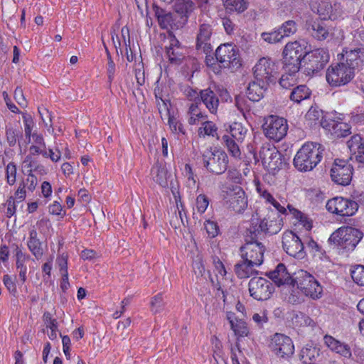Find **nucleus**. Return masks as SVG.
Instances as JSON below:
<instances>
[{
    "label": "nucleus",
    "instance_id": "nucleus-2",
    "mask_svg": "<svg viewBox=\"0 0 364 364\" xmlns=\"http://www.w3.org/2000/svg\"><path fill=\"white\" fill-rule=\"evenodd\" d=\"M253 74L255 80L248 83L247 91L277 88V66L272 59L260 58L253 68Z\"/></svg>",
    "mask_w": 364,
    "mask_h": 364
},
{
    "label": "nucleus",
    "instance_id": "nucleus-39",
    "mask_svg": "<svg viewBox=\"0 0 364 364\" xmlns=\"http://www.w3.org/2000/svg\"><path fill=\"white\" fill-rule=\"evenodd\" d=\"M223 141L225 142V146L229 153L235 158H240L241 155L239 143L235 139H233L228 135L223 136Z\"/></svg>",
    "mask_w": 364,
    "mask_h": 364
},
{
    "label": "nucleus",
    "instance_id": "nucleus-8",
    "mask_svg": "<svg viewBox=\"0 0 364 364\" xmlns=\"http://www.w3.org/2000/svg\"><path fill=\"white\" fill-rule=\"evenodd\" d=\"M202 157L203 166L208 172L220 175L227 170L228 158L224 151L208 149L203 152Z\"/></svg>",
    "mask_w": 364,
    "mask_h": 364
},
{
    "label": "nucleus",
    "instance_id": "nucleus-51",
    "mask_svg": "<svg viewBox=\"0 0 364 364\" xmlns=\"http://www.w3.org/2000/svg\"><path fill=\"white\" fill-rule=\"evenodd\" d=\"M7 183L12 186L16 182V166L14 162H10L6 168Z\"/></svg>",
    "mask_w": 364,
    "mask_h": 364
},
{
    "label": "nucleus",
    "instance_id": "nucleus-61",
    "mask_svg": "<svg viewBox=\"0 0 364 364\" xmlns=\"http://www.w3.org/2000/svg\"><path fill=\"white\" fill-rule=\"evenodd\" d=\"M43 319L44 323L46 324L47 328H58V322L55 318H52L51 314L46 311L43 314Z\"/></svg>",
    "mask_w": 364,
    "mask_h": 364
},
{
    "label": "nucleus",
    "instance_id": "nucleus-64",
    "mask_svg": "<svg viewBox=\"0 0 364 364\" xmlns=\"http://www.w3.org/2000/svg\"><path fill=\"white\" fill-rule=\"evenodd\" d=\"M353 358H350L353 360H364V351L363 349L355 346L352 350Z\"/></svg>",
    "mask_w": 364,
    "mask_h": 364
},
{
    "label": "nucleus",
    "instance_id": "nucleus-49",
    "mask_svg": "<svg viewBox=\"0 0 364 364\" xmlns=\"http://www.w3.org/2000/svg\"><path fill=\"white\" fill-rule=\"evenodd\" d=\"M210 200L205 194H200L196 198V205L198 213H204L207 210Z\"/></svg>",
    "mask_w": 364,
    "mask_h": 364
},
{
    "label": "nucleus",
    "instance_id": "nucleus-12",
    "mask_svg": "<svg viewBox=\"0 0 364 364\" xmlns=\"http://www.w3.org/2000/svg\"><path fill=\"white\" fill-rule=\"evenodd\" d=\"M269 348L272 352L279 358L288 359L294 353V346L290 337L276 333L271 338Z\"/></svg>",
    "mask_w": 364,
    "mask_h": 364
},
{
    "label": "nucleus",
    "instance_id": "nucleus-22",
    "mask_svg": "<svg viewBox=\"0 0 364 364\" xmlns=\"http://www.w3.org/2000/svg\"><path fill=\"white\" fill-rule=\"evenodd\" d=\"M267 235L278 233L284 225L283 219L279 213L272 212L263 219H260Z\"/></svg>",
    "mask_w": 364,
    "mask_h": 364
},
{
    "label": "nucleus",
    "instance_id": "nucleus-46",
    "mask_svg": "<svg viewBox=\"0 0 364 364\" xmlns=\"http://www.w3.org/2000/svg\"><path fill=\"white\" fill-rule=\"evenodd\" d=\"M278 31H282L283 38L294 34L297 31L296 23L293 20H289L282 23Z\"/></svg>",
    "mask_w": 364,
    "mask_h": 364
},
{
    "label": "nucleus",
    "instance_id": "nucleus-10",
    "mask_svg": "<svg viewBox=\"0 0 364 364\" xmlns=\"http://www.w3.org/2000/svg\"><path fill=\"white\" fill-rule=\"evenodd\" d=\"M194 93L197 95V97H196V102L191 103L188 110V114H190L188 123L190 124H197L196 117H198V114H200L198 103L200 104L203 102L211 112H214L217 110L219 104V100L215 95V92Z\"/></svg>",
    "mask_w": 364,
    "mask_h": 364
},
{
    "label": "nucleus",
    "instance_id": "nucleus-50",
    "mask_svg": "<svg viewBox=\"0 0 364 364\" xmlns=\"http://www.w3.org/2000/svg\"><path fill=\"white\" fill-rule=\"evenodd\" d=\"M235 105L241 111L250 107V104L248 102L245 92H240V94L235 95Z\"/></svg>",
    "mask_w": 364,
    "mask_h": 364
},
{
    "label": "nucleus",
    "instance_id": "nucleus-56",
    "mask_svg": "<svg viewBox=\"0 0 364 364\" xmlns=\"http://www.w3.org/2000/svg\"><path fill=\"white\" fill-rule=\"evenodd\" d=\"M19 132L13 129L7 128L6 130V140L9 146H14L16 144V139L18 136Z\"/></svg>",
    "mask_w": 364,
    "mask_h": 364
},
{
    "label": "nucleus",
    "instance_id": "nucleus-19",
    "mask_svg": "<svg viewBox=\"0 0 364 364\" xmlns=\"http://www.w3.org/2000/svg\"><path fill=\"white\" fill-rule=\"evenodd\" d=\"M213 34L212 25L209 23H201L197 32L196 38V48L208 55L213 50L211 45V38Z\"/></svg>",
    "mask_w": 364,
    "mask_h": 364
},
{
    "label": "nucleus",
    "instance_id": "nucleus-16",
    "mask_svg": "<svg viewBox=\"0 0 364 364\" xmlns=\"http://www.w3.org/2000/svg\"><path fill=\"white\" fill-rule=\"evenodd\" d=\"M264 252L265 247L261 242L246 241L240 247L242 258L256 264V267L262 264Z\"/></svg>",
    "mask_w": 364,
    "mask_h": 364
},
{
    "label": "nucleus",
    "instance_id": "nucleus-52",
    "mask_svg": "<svg viewBox=\"0 0 364 364\" xmlns=\"http://www.w3.org/2000/svg\"><path fill=\"white\" fill-rule=\"evenodd\" d=\"M185 66L186 68V72L194 73L196 71L199 70L200 68V65L198 60L193 57H188L185 58Z\"/></svg>",
    "mask_w": 364,
    "mask_h": 364
},
{
    "label": "nucleus",
    "instance_id": "nucleus-62",
    "mask_svg": "<svg viewBox=\"0 0 364 364\" xmlns=\"http://www.w3.org/2000/svg\"><path fill=\"white\" fill-rule=\"evenodd\" d=\"M305 95H302L301 92H291V100L300 103L302 101H306L310 98L311 92H304Z\"/></svg>",
    "mask_w": 364,
    "mask_h": 364
},
{
    "label": "nucleus",
    "instance_id": "nucleus-31",
    "mask_svg": "<svg viewBox=\"0 0 364 364\" xmlns=\"http://www.w3.org/2000/svg\"><path fill=\"white\" fill-rule=\"evenodd\" d=\"M151 173L154 176V179L161 186L166 187L168 186V171L164 165L159 163L155 164L151 168Z\"/></svg>",
    "mask_w": 364,
    "mask_h": 364
},
{
    "label": "nucleus",
    "instance_id": "nucleus-24",
    "mask_svg": "<svg viewBox=\"0 0 364 364\" xmlns=\"http://www.w3.org/2000/svg\"><path fill=\"white\" fill-rule=\"evenodd\" d=\"M266 235L267 233L262 225L260 219L252 217L250 220V226L247 228L245 241L259 242V240L264 238Z\"/></svg>",
    "mask_w": 364,
    "mask_h": 364
},
{
    "label": "nucleus",
    "instance_id": "nucleus-40",
    "mask_svg": "<svg viewBox=\"0 0 364 364\" xmlns=\"http://www.w3.org/2000/svg\"><path fill=\"white\" fill-rule=\"evenodd\" d=\"M166 306V302L164 299L163 293H158L156 295L151 297L150 301V309L154 314L161 312Z\"/></svg>",
    "mask_w": 364,
    "mask_h": 364
},
{
    "label": "nucleus",
    "instance_id": "nucleus-28",
    "mask_svg": "<svg viewBox=\"0 0 364 364\" xmlns=\"http://www.w3.org/2000/svg\"><path fill=\"white\" fill-rule=\"evenodd\" d=\"M227 319L230 324L231 329L234 331L236 336L245 337L248 336L249 328L247 323L242 319H237L235 316L234 313L228 312Z\"/></svg>",
    "mask_w": 364,
    "mask_h": 364
},
{
    "label": "nucleus",
    "instance_id": "nucleus-18",
    "mask_svg": "<svg viewBox=\"0 0 364 364\" xmlns=\"http://www.w3.org/2000/svg\"><path fill=\"white\" fill-rule=\"evenodd\" d=\"M225 205L227 208L237 213H242L247 207V198L245 192L240 188L236 187L225 198Z\"/></svg>",
    "mask_w": 364,
    "mask_h": 364
},
{
    "label": "nucleus",
    "instance_id": "nucleus-36",
    "mask_svg": "<svg viewBox=\"0 0 364 364\" xmlns=\"http://www.w3.org/2000/svg\"><path fill=\"white\" fill-rule=\"evenodd\" d=\"M333 6L329 0H321L318 5L317 12L323 19H331L333 18Z\"/></svg>",
    "mask_w": 364,
    "mask_h": 364
},
{
    "label": "nucleus",
    "instance_id": "nucleus-29",
    "mask_svg": "<svg viewBox=\"0 0 364 364\" xmlns=\"http://www.w3.org/2000/svg\"><path fill=\"white\" fill-rule=\"evenodd\" d=\"M153 10L161 28H167L172 25L173 23V15L171 11H167L156 4L153 5Z\"/></svg>",
    "mask_w": 364,
    "mask_h": 364
},
{
    "label": "nucleus",
    "instance_id": "nucleus-17",
    "mask_svg": "<svg viewBox=\"0 0 364 364\" xmlns=\"http://www.w3.org/2000/svg\"><path fill=\"white\" fill-rule=\"evenodd\" d=\"M282 247L290 256L303 259L306 252L301 240L292 231H287L282 235Z\"/></svg>",
    "mask_w": 364,
    "mask_h": 364
},
{
    "label": "nucleus",
    "instance_id": "nucleus-14",
    "mask_svg": "<svg viewBox=\"0 0 364 364\" xmlns=\"http://www.w3.org/2000/svg\"><path fill=\"white\" fill-rule=\"evenodd\" d=\"M326 207L332 213L341 216H351L358 210V205L354 200L343 197H335L328 200Z\"/></svg>",
    "mask_w": 364,
    "mask_h": 364
},
{
    "label": "nucleus",
    "instance_id": "nucleus-13",
    "mask_svg": "<svg viewBox=\"0 0 364 364\" xmlns=\"http://www.w3.org/2000/svg\"><path fill=\"white\" fill-rule=\"evenodd\" d=\"M250 296L258 301L269 299L274 291L272 283L263 277H253L249 282Z\"/></svg>",
    "mask_w": 364,
    "mask_h": 364
},
{
    "label": "nucleus",
    "instance_id": "nucleus-60",
    "mask_svg": "<svg viewBox=\"0 0 364 364\" xmlns=\"http://www.w3.org/2000/svg\"><path fill=\"white\" fill-rule=\"evenodd\" d=\"M3 205H7L6 214L8 218H11L15 214L16 208L15 205V200L13 196L9 197V198L6 200V203Z\"/></svg>",
    "mask_w": 364,
    "mask_h": 364
},
{
    "label": "nucleus",
    "instance_id": "nucleus-57",
    "mask_svg": "<svg viewBox=\"0 0 364 364\" xmlns=\"http://www.w3.org/2000/svg\"><path fill=\"white\" fill-rule=\"evenodd\" d=\"M56 262L59 267L60 274L68 273V255L63 254L58 257Z\"/></svg>",
    "mask_w": 364,
    "mask_h": 364
},
{
    "label": "nucleus",
    "instance_id": "nucleus-59",
    "mask_svg": "<svg viewBox=\"0 0 364 364\" xmlns=\"http://www.w3.org/2000/svg\"><path fill=\"white\" fill-rule=\"evenodd\" d=\"M270 161H268V165L269 168L272 169H275L277 168H279V165L277 164L278 160L281 161V154L278 151H274L271 153V155L269 156ZM282 162H279V164H281Z\"/></svg>",
    "mask_w": 364,
    "mask_h": 364
},
{
    "label": "nucleus",
    "instance_id": "nucleus-3",
    "mask_svg": "<svg viewBox=\"0 0 364 364\" xmlns=\"http://www.w3.org/2000/svg\"><path fill=\"white\" fill-rule=\"evenodd\" d=\"M324 147L316 142L305 143L296 152L294 159V166L300 171H309L321 161Z\"/></svg>",
    "mask_w": 364,
    "mask_h": 364
},
{
    "label": "nucleus",
    "instance_id": "nucleus-5",
    "mask_svg": "<svg viewBox=\"0 0 364 364\" xmlns=\"http://www.w3.org/2000/svg\"><path fill=\"white\" fill-rule=\"evenodd\" d=\"M306 54L304 46L299 42L288 43L283 51V63L287 71L292 74L297 73Z\"/></svg>",
    "mask_w": 364,
    "mask_h": 364
},
{
    "label": "nucleus",
    "instance_id": "nucleus-6",
    "mask_svg": "<svg viewBox=\"0 0 364 364\" xmlns=\"http://www.w3.org/2000/svg\"><path fill=\"white\" fill-rule=\"evenodd\" d=\"M292 286H296L305 296L313 299H318L322 294V287L319 283L311 274L303 269L294 273Z\"/></svg>",
    "mask_w": 364,
    "mask_h": 364
},
{
    "label": "nucleus",
    "instance_id": "nucleus-45",
    "mask_svg": "<svg viewBox=\"0 0 364 364\" xmlns=\"http://www.w3.org/2000/svg\"><path fill=\"white\" fill-rule=\"evenodd\" d=\"M288 208L289 211L294 215V218L301 222L306 230H310L311 228V222L309 220L307 215H306L300 210L295 209L290 205H288Z\"/></svg>",
    "mask_w": 364,
    "mask_h": 364
},
{
    "label": "nucleus",
    "instance_id": "nucleus-27",
    "mask_svg": "<svg viewBox=\"0 0 364 364\" xmlns=\"http://www.w3.org/2000/svg\"><path fill=\"white\" fill-rule=\"evenodd\" d=\"M347 146L350 152L355 155L356 160L364 164V142L361 136L358 134L353 136L347 141Z\"/></svg>",
    "mask_w": 364,
    "mask_h": 364
},
{
    "label": "nucleus",
    "instance_id": "nucleus-48",
    "mask_svg": "<svg viewBox=\"0 0 364 364\" xmlns=\"http://www.w3.org/2000/svg\"><path fill=\"white\" fill-rule=\"evenodd\" d=\"M262 38L269 43H276L282 41L283 36H282L281 31L276 30L272 32L262 33Z\"/></svg>",
    "mask_w": 364,
    "mask_h": 364
},
{
    "label": "nucleus",
    "instance_id": "nucleus-11",
    "mask_svg": "<svg viewBox=\"0 0 364 364\" xmlns=\"http://www.w3.org/2000/svg\"><path fill=\"white\" fill-rule=\"evenodd\" d=\"M262 128L267 137L279 141L286 136L288 125L284 118L270 115L266 119Z\"/></svg>",
    "mask_w": 364,
    "mask_h": 364
},
{
    "label": "nucleus",
    "instance_id": "nucleus-35",
    "mask_svg": "<svg viewBox=\"0 0 364 364\" xmlns=\"http://www.w3.org/2000/svg\"><path fill=\"white\" fill-rule=\"evenodd\" d=\"M324 115L323 111L318 107L311 106L305 115V119L309 126L320 125V122Z\"/></svg>",
    "mask_w": 364,
    "mask_h": 364
},
{
    "label": "nucleus",
    "instance_id": "nucleus-54",
    "mask_svg": "<svg viewBox=\"0 0 364 364\" xmlns=\"http://www.w3.org/2000/svg\"><path fill=\"white\" fill-rule=\"evenodd\" d=\"M205 229L208 235L213 238L218 235L219 232V227L215 222L206 220L204 223Z\"/></svg>",
    "mask_w": 364,
    "mask_h": 364
},
{
    "label": "nucleus",
    "instance_id": "nucleus-4",
    "mask_svg": "<svg viewBox=\"0 0 364 364\" xmlns=\"http://www.w3.org/2000/svg\"><path fill=\"white\" fill-rule=\"evenodd\" d=\"M363 237V232L357 228L341 227L331 234L328 242L350 251L355 249Z\"/></svg>",
    "mask_w": 364,
    "mask_h": 364
},
{
    "label": "nucleus",
    "instance_id": "nucleus-63",
    "mask_svg": "<svg viewBox=\"0 0 364 364\" xmlns=\"http://www.w3.org/2000/svg\"><path fill=\"white\" fill-rule=\"evenodd\" d=\"M3 282L5 287L10 292L15 293L16 291V287L15 283L12 281L11 277L8 274H5L3 277Z\"/></svg>",
    "mask_w": 364,
    "mask_h": 364
},
{
    "label": "nucleus",
    "instance_id": "nucleus-1",
    "mask_svg": "<svg viewBox=\"0 0 364 364\" xmlns=\"http://www.w3.org/2000/svg\"><path fill=\"white\" fill-rule=\"evenodd\" d=\"M340 62L331 65L326 72V80L332 87H339L348 83L355 75V70L362 63L359 50H343Z\"/></svg>",
    "mask_w": 364,
    "mask_h": 364
},
{
    "label": "nucleus",
    "instance_id": "nucleus-20",
    "mask_svg": "<svg viewBox=\"0 0 364 364\" xmlns=\"http://www.w3.org/2000/svg\"><path fill=\"white\" fill-rule=\"evenodd\" d=\"M323 341L332 352L347 359L353 358L352 349L348 343L341 342L327 334L323 336Z\"/></svg>",
    "mask_w": 364,
    "mask_h": 364
},
{
    "label": "nucleus",
    "instance_id": "nucleus-53",
    "mask_svg": "<svg viewBox=\"0 0 364 364\" xmlns=\"http://www.w3.org/2000/svg\"><path fill=\"white\" fill-rule=\"evenodd\" d=\"M203 126L198 130L199 135L202 134V129L204 131V135L214 136L217 134V127L212 122L206 121L203 123Z\"/></svg>",
    "mask_w": 364,
    "mask_h": 364
},
{
    "label": "nucleus",
    "instance_id": "nucleus-26",
    "mask_svg": "<svg viewBox=\"0 0 364 364\" xmlns=\"http://www.w3.org/2000/svg\"><path fill=\"white\" fill-rule=\"evenodd\" d=\"M172 4L175 12L186 22L196 8L193 0H174Z\"/></svg>",
    "mask_w": 364,
    "mask_h": 364
},
{
    "label": "nucleus",
    "instance_id": "nucleus-43",
    "mask_svg": "<svg viewBox=\"0 0 364 364\" xmlns=\"http://www.w3.org/2000/svg\"><path fill=\"white\" fill-rule=\"evenodd\" d=\"M31 159L30 156H27L23 163L25 164L28 162V167L30 168V169L28 171V178L26 179V181L28 184V189L31 191H33L37 185V178L33 174V170L31 168L33 166V163Z\"/></svg>",
    "mask_w": 364,
    "mask_h": 364
},
{
    "label": "nucleus",
    "instance_id": "nucleus-58",
    "mask_svg": "<svg viewBox=\"0 0 364 364\" xmlns=\"http://www.w3.org/2000/svg\"><path fill=\"white\" fill-rule=\"evenodd\" d=\"M49 213L53 215H58L61 218L65 215V211L63 210L62 205L57 201H55L49 206Z\"/></svg>",
    "mask_w": 364,
    "mask_h": 364
},
{
    "label": "nucleus",
    "instance_id": "nucleus-33",
    "mask_svg": "<svg viewBox=\"0 0 364 364\" xmlns=\"http://www.w3.org/2000/svg\"><path fill=\"white\" fill-rule=\"evenodd\" d=\"M28 247L36 259L40 258L43 255V250L41 242L37 238V232L34 230L30 232V238L28 242Z\"/></svg>",
    "mask_w": 364,
    "mask_h": 364
},
{
    "label": "nucleus",
    "instance_id": "nucleus-9",
    "mask_svg": "<svg viewBox=\"0 0 364 364\" xmlns=\"http://www.w3.org/2000/svg\"><path fill=\"white\" fill-rule=\"evenodd\" d=\"M215 55L216 60L221 64V67L228 68L231 73L237 71L242 66L238 50L232 44L220 45L216 49Z\"/></svg>",
    "mask_w": 364,
    "mask_h": 364
},
{
    "label": "nucleus",
    "instance_id": "nucleus-42",
    "mask_svg": "<svg viewBox=\"0 0 364 364\" xmlns=\"http://www.w3.org/2000/svg\"><path fill=\"white\" fill-rule=\"evenodd\" d=\"M168 124L171 131L176 134H186L183 124L173 115L169 114L168 117Z\"/></svg>",
    "mask_w": 364,
    "mask_h": 364
},
{
    "label": "nucleus",
    "instance_id": "nucleus-23",
    "mask_svg": "<svg viewBox=\"0 0 364 364\" xmlns=\"http://www.w3.org/2000/svg\"><path fill=\"white\" fill-rule=\"evenodd\" d=\"M267 275L279 287L284 284L292 285L294 283V277L287 272L283 263H279L274 270L268 272Z\"/></svg>",
    "mask_w": 364,
    "mask_h": 364
},
{
    "label": "nucleus",
    "instance_id": "nucleus-15",
    "mask_svg": "<svg viewBox=\"0 0 364 364\" xmlns=\"http://www.w3.org/2000/svg\"><path fill=\"white\" fill-rule=\"evenodd\" d=\"M353 168L348 161L336 159L331 170L332 181L341 186H347L352 179Z\"/></svg>",
    "mask_w": 364,
    "mask_h": 364
},
{
    "label": "nucleus",
    "instance_id": "nucleus-30",
    "mask_svg": "<svg viewBox=\"0 0 364 364\" xmlns=\"http://www.w3.org/2000/svg\"><path fill=\"white\" fill-rule=\"evenodd\" d=\"M255 267H256V264L243 259L235 265L234 269L239 278L245 279L251 277L254 274H257V271L254 269Z\"/></svg>",
    "mask_w": 364,
    "mask_h": 364
},
{
    "label": "nucleus",
    "instance_id": "nucleus-37",
    "mask_svg": "<svg viewBox=\"0 0 364 364\" xmlns=\"http://www.w3.org/2000/svg\"><path fill=\"white\" fill-rule=\"evenodd\" d=\"M230 132L231 138L235 139L237 142H242L245 137L247 129L241 123L234 122L230 127Z\"/></svg>",
    "mask_w": 364,
    "mask_h": 364
},
{
    "label": "nucleus",
    "instance_id": "nucleus-44",
    "mask_svg": "<svg viewBox=\"0 0 364 364\" xmlns=\"http://www.w3.org/2000/svg\"><path fill=\"white\" fill-rule=\"evenodd\" d=\"M350 275L357 284L364 286V265L356 264L350 270Z\"/></svg>",
    "mask_w": 364,
    "mask_h": 364
},
{
    "label": "nucleus",
    "instance_id": "nucleus-34",
    "mask_svg": "<svg viewBox=\"0 0 364 364\" xmlns=\"http://www.w3.org/2000/svg\"><path fill=\"white\" fill-rule=\"evenodd\" d=\"M224 5L229 12L240 14L247 9L248 2L245 0H225Z\"/></svg>",
    "mask_w": 364,
    "mask_h": 364
},
{
    "label": "nucleus",
    "instance_id": "nucleus-55",
    "mask_svg": "<svg viewBox=\"0 0 364 364\" xmlns=\"http://www.w3.org/2000/svg\"><path fill=\"white\" fill-rule=\"evenodd\" d=\"M24 126H25V136L28 139V142H30L31 137L32 136L31 131L33 126V122L30 115L23 116Z\"/></svg>",
    "mask_w": 364,
    "mask_h": 364
},
{
    "label": "nucleus",
    "instance_id": "nucleus-25",
    "mask_svg": "<svg viewBox=\"0 0 364 364\" xmlns=\"http://www.w3.org/2000/svg\"><path fill=\"white\" fill-rule=\"evenodd\" d=\"M320 349L313 345L307 344L302 348L299 353L300 364L317 363L320 357Z\"/></svg>",
    "mask_w": 364,
    "mask_h": 364
},
{
    "label": "nucleus",
    "instance_id": "nucleus-21",
    "mask_svg": "<svg viewBox=\"0 0 364 364\" xmlns=\"http://www.w3.org/2000/svg\"><path fill=\"white\" fill-rule=\"evenodd\" d=\"M306 28L309 35L318 41L326 39L330 34L329 27L319 19L307 21Z\"/></svg>",
    "mask_w": 364,
    "mask_h": 364
},
{
    "label": "nucleus",
    "instance_id": "nucleus-47",
    "mask_svg": "<svg viewBox=\"0 0 364 364\" xmlns=\"http://www.w3.org/2000/svg\"><path fill=\"white\" fill-rule=\"evenodd\" d=\"M320 126L328 131H335L338 129H341L343 123L337 122L330 118H328L326 115L322 117Z\"/></svg>",
    "mask_w": 364,
    "mask_h": 364
},
{
    "label": "nucleus",
    "instance_id": "nucleus-32",
    "mask_svg": "<svg viewBox=\"0 0 364 364\" xmlns=\"http://www.w3.org/2000/svg\"><path fill=\"white\" fill-rule=\"evenodd\" d=\"M277 89L289 90L291 91H304L303 86H297L295 83V79L291 75H283L279 80L277 82Z\"/></svg>",
    "mask_w": 364,
    "mask_h": 364
},
{
    "label": "nucleus",
    "instance_id": "nucleus-38",
    "mask_svg": "<svg viewBox=\"0 0 364 364\" xmlns=\"http://www.w3.org/2000/svg\"><path fill=\"white\" fill-rule=\"evenodd\" d=\"M155 97L159 113L162 114V112H165L168 117H169V114H172L171 113V103L170 99L164 98L163 92H155Z\"/></svg>",
    "mask_w": 364,
    "mask_h": 364
},
{
    "label": "nucleus",
    "instance_id": "nucleus-7",
    "mask_svg": "<svg viewBox=\"0 0 364 364\" xmlns=\"http://www.w3.org/2000/svg\"><path fill=\"white\" fill-rule=\"evenodd\" d=\"M329 61V53L326 49L317 48L306 52L304 58V73L309 76H314L320 73Z\"/></svg>",
    "mask_w": 364,
    "mask_h": 364
},
{
    "label": "nucleus",
    "instance_id": "nucleus-41",
    "mask_svg": "<svg viewBox=\"0 0 364 364\" xmlns=\"http://www.w3.org/2000/svg\"><path fill=\"white\" fill-rule=\"evenodd\" d=\"M184 48H178L177 50L171 48H166V55L171 63L175 65H180L185 59L183 53Z\"/></svg>",
    "mask_w": 364,
    "mask_h": 364
}]
</instances>
